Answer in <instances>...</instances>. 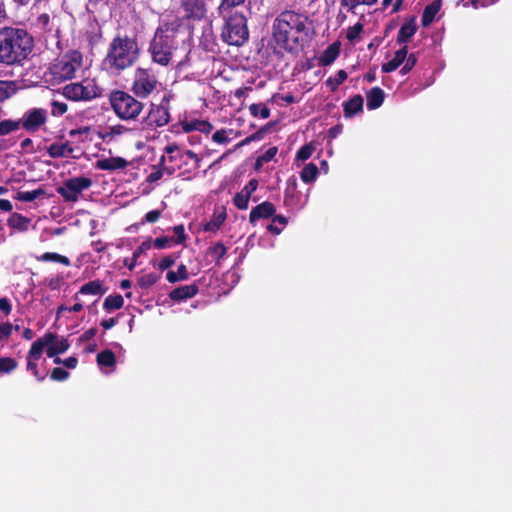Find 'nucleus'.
Returning a JSON list of instances; mask_svg holds the SVG:
<instances>
[{
	"mask_svg": "<svg viewBox=\"0 0 512 512\" xmlns=\"http://www.w3.org/2000/svg\"><path fill=\"white\" fill-rule=\"evenodd\" d=\"M416 62H417V57L414 53H412L410 55L407 54L406 59L404 61V65L400 70V73L402 75H405L408 72H410L413 69V67L416 65Z\"/></svg>",
	"mask_w": 512,
	"mask_h": 512,
	"instance_id": "obj_54",
	"label": "nucleus"
},
{
	"mask_svg": "<svg viewBox=\"0 0 512 512\" xmlns=\"http://www.w3.org/2000/svg\"><path fill=\"white\" fill-rule=\"evenodd\" d=\"M105 293L106 288L100 280L89 281L82 285L76 292V294L82 299L94 298L93 303H96Z\"/></svg>",
	"mask_w": 512,
	"mask_h": 512,
	"instance_id": "obj_16",
	"label": "nucleus"
},
{
	"mask_svg": "<svg viewBox=\"0 0 512 512\" xmlns=\"http://www.w3.org/2000/svg\"><path fill=\"white\" fill-rule=\"evenodd\" d=\"M13 331V325L9 322L0 324V341L6 340L10 337Z\"/></svg>",
	"mask_w": 512,
	"mask_h": 512,
	"instance_id": "obj_58",
	"label": "nucleus"
},
{
	"mask_svg": "<svg viewBox=\"0 0 512 512\" xmlns=\"http://www.w3.org/2000/svg\"><path fill=\"white\" fill-rule=\"evenodd\" d=\"M348 75L344 70H339L334 77L326 80V85L331 91H336L337 88L347 79Z\"/></svg>",
	"mask_w": 512,
	"mask_h": 512,
	"instance_id": "obj_46",
	"label": "nucleus"
},
{
	"mask_svg": "<svg viewBox=\"0 0 512 512\" xmlns=\"http://www.w3.org/2000/svg\"><path fill=\"white\" fill-rule=\"evenodd\" d=\"M318 176V168L315 164L309 163L301 171V180L305 183H312Z\"/></svg>",
	"mask_w": 512,
	"mask_h": 512,
	"instance_id": "obj_39",
	"label": "nucleus"
},
{
	"mask_svg": "<svg viewBox=\"0 0 512 512\" xmlns=\"http://www.w3.org/2000/svg\"><path fill=\"white\" fill-rule=\"evenodd\" d=\"M407 56V47L404 46L403 48L397 50L392 59L388 62L384 63L382 65V71L386 73H390L392 71H395L398 67H400L402 64H404V61Z\"/></svg>",
	"mask_w": 512,
	"mask_h": 512,
	"instance_id": "obj_25",
	"label": "nucleus"
},
{
	"mask_svg": "<svg viewBox=\"0 0 512 512\" xmlns=\"http://www.w3.org/2000/svg\"><path fill=\"white\" fill-rule=\"evenodd\" d=\"M44 352L46 353L45 346L41 338H38L32 343L26 356L27 371L31 372L38 381H43L46 378V373H40L38 369V361Z\"/></svg>",
	"mask_w": 512,
	"mask_h": 512,
	"instance_id": "obj_12",
	"label": "nucleus"
},
{
	"mask_svg": "<svg viewBox=\"0 0 512 512\" xmlns=\"http://www.w3.org/2000/svg\"><path fill=\"white\" fill-rule=\"evenodd\" d=\"M74 152V148L66 142H55L47 148V153L52 158L70 157Z\"/></svg>",
	"mask_w": 512,
	"mask_h": 512,
	"instance_id": "obj_23",
	"label": "nucleus"
},
{
	"mask_svg": "<svg viewBox=\"0 0 512 512\" xmlns=\"http://www.w3.org/2000/svg\"><path fill=\"white\" fill-rule=\"evenodd\" d=\"M237 136V132L232 129H221L212 135V140L217 144H228L233 138Z\"/></svg>",
	"mask_w": 512,
	"mask_h": 512,
	"instance_id": "obj_35",
	"label": "nucleus"
},
{
	"mask_svg": "<svg viewBox=\"0 0 512 512\" xmlns=\"http://www.w3.org/2000/svg\"><path fill=\"white\" fill-rule=\"evenodd\" d=\"M288 220L282 215H277L272 219V222L267 226V230L275 235L281 233V231L287 225Z\"/></svg>",
	"mask_w": 512,
	"mask_h": 512,
	"instance_id": "obj_41",
	"label": "nucleus"
},
{
	"mask_svg": "<svg viewBox=\"0 0 512 512\" xmlns=\"http://www.w3.org/2000/svg\"><path fill=\"white\" fill-rule=\"evenodd\" d=\"M179 126L184 133L199 131L204 134H209L213 130V126L210 122L199 119H184L179 123Z\"/></svg>",
	"mask_w": 512,
	"mask_h": 512,
	"instance_id": "obj_18",
	"label": "nucleus"
},
{
	"mask_svg": "<svg viewBox=\"0 0 512 512\" xmlns=\"http://www.w3.org/2000/svg\"><path fill=\"white\" fill-rule=\"evenodd\" d=\"M170 114L164 105H152L144 123L148 127H163L168 124Z\"/></svg>",
	"mask_w": 512,
	"mask_h": 512,
	"instance_id": "obj_15",
	"label": "nucleus"
},
{
	"mask_svg": "<svg viewBox=\"0 0 512 512\" xmlns=\"http://www.w3.org/2000/svg\"><path fill=\"white\" fill-rule=\"evenodd\" d=\"M138 53L139 49L135 40L128 37H116L110 43L103 66L112 73L122 71L134 64Z\"/></svg>",
	"mask_w": 512,
	"mask_h": 512,
	"instance_id": "obj_3",
	"label": "nucleus"
},
{
	"mask_svg": "<svg viewBox=\"0 0 512 512\" xmlns=\"http://www.w3.org/2000/svg\"><path fill=\"white\" fill-rule=\"evenodd\" d=\"M48 113L43 108H31L25 111L19 118L20 128L25 129L29 133H35L47 122Z\"/></svg>",
	"mask_w": 512,
	"mask_h": 512,
	"instance_id": "obj_11",
	"label": "nucleus"
},
{
	"mask_svg": "<svg viewBox=\"0 0 512 512\" xmlns=\"http://www.w3.org/2000/svg\"><path fill=\"white\" fill-rule=\"evenodd\" d=\"M416 30L417 26L414 20L405 22L398 32L397 41L401 44L407 43L413 37Z\"/></svg>",
	"mask_w": 512,
	"mask_h": 512,
	"instance_id": "obj_30",
	"label": "nucleus"
},
{
	"mask_svg": "<svg viewBox=\"0 0 512 512\" xmlns=\"http://www.w3.org/2000/svg\"><path fill=\"white\" fill-rule=\"evenodd\" d=\"M226 247L218 242L208 249V254L218 263L226 255Z\"/></svg>",
	"mask_w": 512,
	"mask_h": 512,
	"instance_id": "obj_50",
	"label": "nucleus"
},
{
	"mask_svg": "<svg viewBox=\"0 0 512 512\" xmlns=\"http://www.w3.org/2000/svg\"><path fill=\"white\" fill-rule=\"evenodd\" d=\"M92 184L93 181L90 177L76 176L65 180L56 190L65 202L75 203L79 200L82 192L88 190Z\"/></svg>",
	"mask_w": 512,
	"mask_h": 512,
	"instance_id": "obj_10",
	"label": "nucleus"
},
{
	"mask_svg": "<svg viewBox=\"0 0 512 512\" xmlns=\"http://www.w3.org/2000/svg\"><path fill=\"white\" fill-rule=\"evenodd\" d=\"M83 57L78 51H70L55 62L49 68V80L53 84H60L71 80L82 69Z\"/></svg>",
	"mask_w": 512,
	"mask_h": 512,
	"instance_id": "obj_4",
	"label": "nucleus"
},
{
	"mask_svg": "<svg viewBox=\"0 0 512 512\" xmlns=\"http://www.w3.org/2000/svg\"><path fill=\"white\" fill-rule=\"evenodd\" d=\"M378 0H340V8L353 15H358L361 5L372 6Z\"/></svg>",
	"mask_w": 512,
	"mask_h": 512,
	"instance_id": "obj_28",
	"label": "nucleus"
},
{
	"mask_svg": "<svg viewBox=\"0 0 512 512\" xmlns=\"http://www.w3.org/2000/svg\"><path fill=\"white\" fill-rule=\"evenodd\" d=\"M258 187V182L255 179L250 180L243 188L242 192H247V195L251 196V194L256 191Z\"/></svg>",
	"mask_w": 512,
	"mask_h": 512,
	"instance_id": "obj_61",
	"label": "nucleus"
},
{
	"mask_svg": "<svg viewBox=\"0 0 512 512\" xmlns=\"http://www.w3.org/2000/svg\"><path fill=\"white\" fill-rule=\"evenodd\" d=\"M65 98L72 101H91L101 96V89L94 79L86 78L80 82L67 84L62 89Z\"/></svg>",
	"mask_w": 512,
	"mask_h": 512,
	"instance_id": "obj_8",
	"label": "nucleus"
},
{
	"mask_svg": "<svg viewBox=\"0 0 512 512\" xmlns=\"http://www.w3.org/2000/svg\"><path fill=\"white\" fill-rule=\"evenodd\" d=\"M50 17L48 14H41L38 16L36 23L39 27L46 29L49 25Z\"/></svg>",
	"mask_w": 512,
	"mask_h": 512,
	"instance_id": "obj_63",
	"label": "nucleus"
},
{
	"mask_svg": "<svg viewBox=\"0 0 512 512\" xmlns=\"http://www.w3.org/2000/svg\"><path fill=\"white\" fill-rule=\"evenodd\" d=\"M314 150L315 148L312 144H306L298 150L296 159L298 161H306L312 156Z\"/></svg>",
	"mask_w": 512,
	"mask_h": 512,
	"instance_id": "obj_52",
	"label": "nucleus"
},
{
	"mask_svg": "<svg viewBox=\"0 0 512 512\" xmlns=\"http://www.w3.org/2000/svg\"><path fill=\"white\" fill-rule=\"evenodd\" d=\"M173 243H174L173 238L164 236V237L156 238L153 241V246L157 249H164L167 247H171Z\"/></svg>",
	"mask_w": 512,
	"mask_h": 512,
	"instance_id": "obj_55",
	"label": "nucleus"
},
{
	"mask_svg": "<svg viewBox=\"0 0 512 512\" xmlns=\"http://www.w3.org/2000/svg\"><path fill=\"white\" fill-rule=\"evenodd\" d=\"M177 257L176 256H166V257H163L159 262H158V268L160 270H166L168 269L169 267H171L172 265H174L175 261H176Z\"/></svg>",
	"mask_w": 512,
	"mask_h": 512,
	"instance_id": "obj_59",
	"label": "nucleus"
},
{
	"mask_svg": "<svg viewBox=\"0 0 512 512\" xmlns=\"http://www.w3.org/2000/svg\"><path fill=\"white\" fill-rule=\"evenodd\" d=\"M182 158V151L178 147L177 144H169L164 148V154L161 157V162L163 164L166 163H175L177 164V160Z\"/></svg>",
	"mask_w": 512,
	"mask_h": 512,
	"instance_id": "obj_31",
	"label": "nucleus"
},
{
	"mask_svg": "<svg viewBox=\"0 0 512 512\" xmlns=\"http://www.w3.org/2000/svg\"><path fill=\"white\" fill-rule=\"evenodd\" d=\"M160 85L151 68H137L132 84L133 93L139 98H146L158 89Z\"/></svg>",
	"mask_w": 512,
	"mask_h": 512,
	"instance_id": "obj_9",
	"label": "nucleus"
},
{
	"mask_svg": "<svg viewBox=\"0 0 512 512\" xmlns=\"http://www.w3.org/2000/svg\"><path fill=\"white\" fill-rule=\"evenodd\" d=\"M227 218L226 208L224 206H216L211 218L203 224V230L209 233H216L224 224Z\"/></svg>",
	"mask_w": 512,
	"mask_h": 512,
	"instance_id": "obj_17",
	"label": "nucleus"
},
{
	"mask_svg": "<svg viewBox=\"0 0 512 512\" xmlns=\"http://www.w3.org/2000/svg\"><path fill=\"white\" fill-rule=\"evenodd\" d=\"M176 48L175 29L168 25L159 27L151 43L153 60L158 64L167 65Z\"/></svg>",
	"mask_w": 512,
	"mask_h": 512,
	"instance_id": "obj_5",
	"label": "nucleus"
},
{
	"mask_svg": "<svg viewBox=\"0 0 512 512\" xmlns=\"http://www.w3.org/2000/svg\"><path fill=\"white\" fill-rule=\"evenodd\" d=\"M206 0H181L183 17L189 20H202L206 17L208 7Z\"/></svg>",
	"mask_w": 512,
	"mask_h": 512,
	"instance_id": "obj_13",
	"label": "nucleus"
},
{
	"mask_svg": "<svg viewBox=\"0 0 512 512\" xmlns=\"http://www.w3.org/2000/svg\"><path fill=\"white\" fill-rule=\"evenodd\" d=\"M68 106L65 102L54 100L51 102V114L55 117L62 116L67 112Z\"/></svg>",
	"mask_w": 512,
	"mask_h": 512,
	"instance_id": "obj_53",
	"label": "nucleus"
},
{
	"mask_svg": "<svg viewBox=\"0 0 512 512\" xmlns=\"http://www.w3.org/2000/svg\"><path fill=\"white\" fill-rule=\"evenodd\" d=\"M97 363L102 371L110 373L114 370L116 359L111 350H103L97 355Z\"/></svg>",
	"mask_w": 512,
	"mask_h": 512,
	"instance_id": "obj_24",
	"label": "nucleus"
},
{
	"mask_svg": "<svg viewBox=\"0 0 512 512\" xmlns=\"http://www.w3.org/2000/svg\"><path fill=\"white\" fill-rule=\"evenodd\" d=\"M308 19L294 11H284L274 20L272 35L277 46L292 51L308 36Z\"/></svg>",
	"mask_w": 512,
	"mask_h": 512,
	"instance_id": "obj_1",
	"label": "nucleus"
},
{
	"mask_svg": "<svg viewBox=\"0 0 512 512\" xmlns=\"http://www.w3.org/2000/svg\"><path fill=\"white\" fill-rule=\"evenodd\" d=\"M250 197L251 196L247 195V192H238L234 197L235 206L241 210L247 209Z\"/></svg>",
	"mask_w": 512,
	"mask_h": 512,
	"instance_id": "obj_51",
	"label": "nucleus"
},
{
	"mask_svg": "<svg viewBox=\"0 0 512 512\" xmlns=\"http://www.w3.org/2000/svg\"><path fill=\"white\" fill-rule=\"evenodd\" d=\"M245 0H221L217 7L218 15L222 18H227L232 13L233 8L242 5Z\"/></svg>",
	"mask_w": 512,
	"mask_h": 512,
	"instance_id": "obj_34",
	"label": "nucleus"
},
{
	"mask_svg": "<svg viewBox=\"0 0 512 512\" xmlns=\"http://www.w3.org/2000/svg\"><path fill=\"white\" fill-rule=\"evenodd\" d=\"M124 305V299L121 295H109L106 297L103 307L107 311L117 310L122 308Z\"/></svg>",
	"mask_w": 512,
	"mask_h": 512,
	"instance_id": "obj_45",
	"label": "nucleus"
},
{
	"mask_svg": "<svg viewBox=\"0 0 512 512\" xmlns=\"http://www.w3.org/2000/svg\"><path fill=\"white\" fill-rule=\"evenodd\" d=\"M364 18V14H361L360 19L353 26H350L346 30V38L351 43H358L361 40V34L364 31V24L362 19Z\"/></svg>",
	"mask_w": 512,
	"mask_h": 512,
	"instance_id": "obj_32",
	"label": "nucleus"
},
{
	"mask_svg": "<svg viewBox=\"0 0 512 512\" xmlns=\"http://www.w3.org/2000/svg\"><path fill=\"white\" fill-rule=\"evenodd\" d=\"M64 283L65 280L62 275L49 276L43 280V285L50 290H59Z\"/></svg>",
	"mask_w": 512,
	"mask_h": 512,
	"instance_id": "obj_49",
	"label": "nucleus"
},
{
	"mask_svg": "<svg viewBox=\"0 0 512 512\" xmlns=\"http://www.w3.org/2000/svg\"><path fill=\"white\" fill-rule=\"evenodd\" d=\"M275 211L276 209L272 203L263 202L251 210L249 217L250 222L254 224L259 219L269 218L270 216L274 215Z\"/></svg>",
	"mask_w": 512,
	"mask_h": 512,
	"instance_id": "obj_20",
	"label": "nucleus"
},
{
	"mask_svg": "<svg viewBox=\"0 0 512 512\" xmlns=\"http://www.w3.org/2000/svg\"><path fill=\"white\" fill-rule=\"evenodd\" d=\"M16 85L12 81L0 80V102H3L16 93Z\"/></svg>",
	"mask_w": 512,
	"mask_h": 512,
	"instance_id": "obj_40",
	"label": "nucleus"
},
{
	"mask_svg": "<svg viewBox=\"0 0 512 512\" xmlns=\"http://www.w3.org/2000/svg\"><path fill=\"white\" fill-rule=\"evenodd\" d=\"M17 368V362L11 357H0V377L10 374Z\"/></svg>",
	"mask_w": 512,
	"mask_h": 512,
	"instance_id": "obj_47",
	"label": "nucleus"
},
{
	"mask_svg": "<svg viewBox=\"0 0 512 512\" xmlns=\"http://www.w3.org/2000/svg\"><path fill=\"white\" fill-rule=\"evenodd\" d=\"M19 120L4 119L0 121V137L7 136L20 129Z\"/></svg>",
	"mask_w": 512,
	"mask_h": 512,
	"instance_id": "obj_37",
	"label": "nucleus"
},
{
	"mask_svg": "<svg viewBox=\"0 0 512 512\" xmlns=\"http://www.w3.org/2000/svg\"><path fill=\"white\" fill-rule=\"evenodd\" d=\"M40 338L45 346L48 357H55L66 352L69 348L67 340L60 338L55 333L47 332Z\"/></svg>",
	"mask_w": 512,
	"mask_h": 512,
	"instance_id": "obj_14",
	"label": "nucleus"
},
{
	"mask_svg": "<svg viewBox=\"0 0 512 512\" xmlns=\"http://www.w3.org/2000/svg\"><path fill=\"white\" fill-rule=\"evenodd\" d=\"M110 104L116 115L123 120L136 118L143 109L141 102L124 91L112 92L110 95Z\"/></svg>",
	"mask_w": 512,
	"mask_h": 512,
	"instance_id": "obj_6",
	"label": "nucleus"
},
{
	"mask_svg": "<svg viewBox=\"0 0 512 512\" xmlns=\"http://www.w3.org/2000/svg\"><path fill=\"white\" fill-rule=\"evenodd\" d=\"M161 216V211L151 210L145 215V221L148 223H155Z\"/></svg>",
	"mask_w": 512,
	"mask_h": 512,
	"instance_id": "obj_62",
	"label": "nucleus"
},
{
	"mask_svg": "<svg viewBox=\"0 0 512 512\" xmlns=\"http://www.w3.org/2000/svg\"><path fill=\"white\" fill-rule=\"evenodd\" d=\"M127 165L128 161L122 157L103 158L96 162L98 169L107 171L124 169Z\"/></svg>",
	"mask_w": 512,
	"mask_h": 512,
	"instance_id": "obj_21",
	"label": "nucleus"
},
{
	"mask_svg": "<svg viewBox=\"0 0 512 512\" xmlns=\"http://www.w3.org/2000/svg\"><path fill=\"white\" fill-rule=\"evenodd\" d=\"M45 195V190L42 188H38L32 191H19L17 192L15 198L22 202H32L39 197Z\"/></svg>",
	"mask_w": 512,
	"mask_h": 512,
	"instance_id": "obj_38",
	"label": "nucleus"
},
{
	"mask_svg": "<svg viewBox=\"0 0 512 512\" xmlns=\"http://www.w3.org/2000/svg\"><path fill=\"white\" fill-rule=\"evenodd\" d=\"M276 153L277 148L271 147L259 158V161L268 162L276 155Z\"/></svg>",
	"mask_w": 512,
	"mask_h": 512,
	"instance_id": "obj_64",
	"label": "nucleus"
},
{
	"mask_svg": "<svg viewBox=\"0 0 512 512\" xmlns=\"http://www.w3.org/2000/svg\"><path fill=\"white\" fill-rule=\"evenodd\" d=\"M129 132H130V129L121 124L112 125L106 129L103 137L106 139H109V140H113V139H116L117 137L122 136Z\"/></svg>",
	"mask_w": 512,
	"mask_h": 512,
	"instance_id": "obj_44",
	"label": "nucleus"
},
{
	"mask_svg": "<svg viewBox=\"0 0 512 512\" xmlns=\"http://www.w3.org/2000/svg\"><path fill=\"white\" fill-rule=\"evenodd\" d=\"M340 44L335 42L329 45L319 57V63L322 66L331 65L339 56Z\"/></svg>",
	"mask_w": 512,
	"mask_h": 512,
	"instance_id": "obj_27",
	"label": "nucleus"
},
{
	"mask_svg": "<svg viewBox=\"0 0 512 512\" xmlns=\"http://www.w3.org/2000/svg\"><path fill=\"white\" fill-rule=\"evenodd\" d=\"M32 37L23 29L5 27L0 29V64L20 63L30 54Z\"/></svg>",
	"mask_w": 512,
	"mask_h": 512,
	"instance_id": "obj_2",
	"label": "nucleus"
},
{
	"mask_svg": "<svg viewBox=\"0 0 512 512\" xmlns=\"http://www.w3.org/2000/svg\"><path fill=\"white\" fill-rule=\"evenodd\" d=\"M249 111L253 117L267 119L270 116V110L262 103H254L249 106Z\"/></svg>",
	"mask_w": 512,
	"mask_h": 512,
	"instance_id": "obj_48",
	"label": "nucleus"
},
{
	"mask_svg": "<svg viewBox=\"0 0 512 512\" xmlns=\"http://www.w3.org/2000/svg\"><path fill=\"white\" fill-rule=\"evenodd\" d=\"M38 260H40L42 262H57V263H61V264L65 265V266H69L71 264L68 257L60 255L55 252H46V253L42 254L38 258Z\"/></svg>",
	"mask_w": 512,
	"mask_h": 512,
	"instance_id": "obj_42",
	"label": "nucleus"
},
{
	"mask_svg": "<svg viewBox=\"0 0 512 512\" xmlns=\"http://www.w3.org/2000/svg\"><path fill=\"white\" fill-rule=\"evenodd\" d=\"M73 300L75 301L74 305L67 306V305H60L57 308L56 311V317L59 319L62 317L65 313H78L83 310L85 305V300H83L81 297H79L76 293L73 296Z\"/></svg>",
	"mask_w": 512,
	"mask_h": 512,
	"instance_id": "obj_29",
	"label": "nucleus"
},
{
	"mask_svg": "<svg viewBox=\"0 0 512 512\" xmlns=\"http://www.w3.org/2000/svg\"><path fill=\"white\" fill-rule=\"evenodd\" d=\"M225 20L223 39L230 45H241L248 39L247 20L243 14L230 13Z\"/></svg>",
	"mask_w": 512,
	"mask_h": 512,
	"instance_id": "obj_7",
	"label": "nucleus"
},
{
	"mask_svg": "<svg viewBox=\"0 0 512 512\" xmlns=\"http://www.w3.org/2000/svg\"><path fill=\"white\" fill-rule=\"evenodd\" d=\"M173 232L175 237L173 238L174 243L180 244L183 243L186 239L185 230L183 225H177L173 228Z\"/></svg>",
	"mask_w": 512,
	"mask_h": 512,
	"instance_id": "obj_57",
	"label": "nucleus"
},
{
	"mask_svg": "<svg viewBox=\"0 0 512 512\" xmlns=\"http://www.w3.org/2000/svg\"><path fill=\"white\" fill-rule=\"evenodd\" d=\"M364 100L361 95H354L349 100L343 102V112L345 118H353L362 113Z\"/></svg>",
	"mask_w": 512,
	"mask_h": 512,
	"instance_id": "obj_19",
	"label": "nucleus"
},
{
	"mask_svg": "<svg viewBox=\"0 0 512 512\" xmlns=\"http://www.w3.org/2000/svg\"><path fill=\"white\" fill-rule=\"evenodd\" d=\"M9 227L19 230L26 231L29 227L30 220L19 213H13L7 221Z\"/></svg>",
	"mask_w": 512,
	"mask_h": 512,
	"instance_id": "obj_33",
	"label": "nucleus"
},
{
	"mask_svg": "<svg viewBox=\"0 0 512 512\" xmlns=\"http://www.w3.org/2000/svg\"><path fill=\"white\" fill-rule=\"evenodd\" d=\"M384 91L379 87H374L366 93L367 107L369 110L379 108L384 101Z\"/></svg>",
	"mask_w": 512,
	"mask_h": 512,
	"instance_id": "obj_26",
	"label": "nucleus"
},
{
	"mask_svg": "<svg viewBox=\"0 0 512 512\" xmlns=\"http://www.w3.org/2000/svg\"><path fill=\"white\" fill-rule=\"evenodd\" d=\"M69 377V373L62 368H54L51 373V378L55 381H64Z\"/></svg>",
	"mask_w": 512,
	"mask_h": 512,
	"instance_id": "obj_60",
	"label": "nucleus"
},
{
	"mask_svg": "<svg viewBox=\"0 0 512 512\" xmlns=\"http://www.w3.org/2000/svg\"><path fill=\"white\" fill-rule=\"evenodd\" d=\"M497 0H490V1H482V0H461L463 6L467 7V6H472L474 7L475 9L477 8H480V7H486L494 2H496Z\"/></svg>",
	"mask_w": 512,
	"mask_h": 512,
	"instance_id": "obj_56",
	"label": "nucleus"
},
{
	"mask_svg": "<svg viewBox=\"0 0 512 512\" xmlns=\"http://www.w3.org/2000/svg\"><path fill=\"white\" fill-rule=\"evenodd\" d=\"M188 270L184 264H181L177 271H169L166 275V279L169 283H175L180 280H187L188 279Z\"/></svg>",
	"mask_w": 512,
	"mask_h": 512,
	"instance_id": "obj_43",
	"label": "nucleus"
},
{
	"mask_svg": "<svg viewBox=\"0 0 512 512\" xmlns=\"http://www.w3.org/2000/svg\"><path fill=\"white\" fill-rule=\"evenodd\" d=\"M198 292V287L195 284L184 285L172 290L169 297L177 302L184 301L194 297Z\"/></svg>",
	"mask_w": 512,
	"mask_h": 512,
	"instance_id": "obj_22",
	"label": "nucleus"
},
{
	"mask_svg": "<svg viewBox=\"0 0 512 512\" xmlns=\"http://www.w3.org/2000/svg\"><path fill=\"white\" fill-rule=\"evenodd\" d=\"M440 8H441V4L439 1H434L431 4H429L423 12V16H422L423 24L424 25L431 24L434 21Z\"/></svg>",
	"mask_w": 512,
	"mask_h": 512,
	"instance_id": "obj_36",
	"label": "nucleus"
}]
</instances>
